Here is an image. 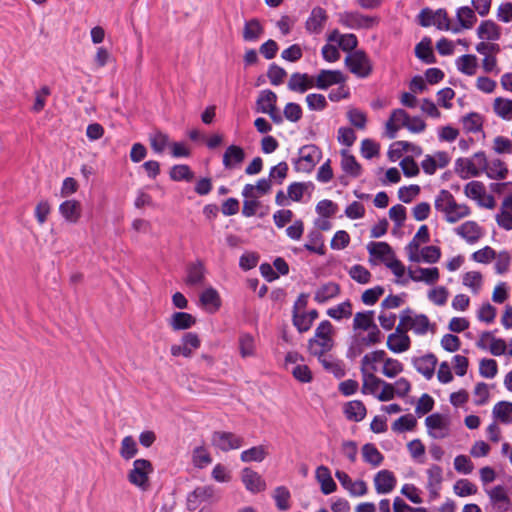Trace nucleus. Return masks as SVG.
Segmentation results:
<instances>
[{
  "mask_svg": "<svg viewBox=\"0 0 512 512\" xmlns=\"http://www.w3.org/2000/svg\"><path fill=\"white\" fill-rule=\"evenodd\" d=\"M411 346L409 335L390 334L387 339V347L394 353H403Z\"/></svg>",
  "mask_w": 512,
  "mask_h": 512,
  "instance_id": "obj_38",
  "label": "nucleus"
},
{
  "mask_svg": "<svg viewBox=\"0 0 512 512\" xmlns=\"http://www.w3.org/2000/svg\"><path fill=\"white\" fill-rule=\"evenodd\" d=\"M212 456L204 445L196 446L192 450L191 462L197 469H203L212 463Z\"/></svg>",
  "mask_w": 512,
  "mask_h": 512,
  "instance_id": "obj_37",
  "label": "nucleus"
},
{
  "mask_svg": "<svg viewBox=\"0 0 512 512\" xmlns=\"http://www.w3.org/2000/svg\"><path fill=\"white\" fill-rule=\"evenodd\" d=\"M267 454L268 452L264 446H253L242 451L240 454V459L244 463L262 462L266 458Z\"/></svg>",
  "mask_w": 512,
  "mask_h": 512,
  "instance_id": "obj_46",
  "label": "nucleus"
},
{
  "mask_svg": "<svg viewBox=\"0 0 512 512\" xmlns=\"http://www.w3.org/2000/svg\"><path fill=\"white\" fill-rule=\"evenodd\" d=\"M59 213L69 223H77L81 217V204L75 199L65 200L59 206Z\"/></svg>",
  "mask_w": 512,
  "mask_h": 512,
  "instance_id": "obj_24",
  "label": "nucleus"
},
{
  "mask_svg": "<svg viewBox=\"0 0 512 512\" xmlns=\"http://www.w3.org/2000/svg\"><path fill=\"white\" fill-rule=\"evenodd\" d=\"M464 194L466 197L475 200L481 207L492 209L495 205L493 196L486 194L485 185L481 181L473 180L467 183L464 187Z\"/></svg>",
  "mask_w": 512,
  "mask_h": 512,
  "instance_id": "obj_8",
  "label": "nucleus"
},
{
  "mask_svg": "<svg viewBox=\"0 0 512 512\" xmlns=\"http://www.w3.org/2000/svg\"><path fill=\"white\" fill-rule=\"evenodd\" d=\"M494 111L502 119L510 120L512 118V100L498 97L494 101Z\"/></svg>",
  "mask_w": 512,
  "mask_h": 512,
  "instance_id": "obj_53",
  "label": "nucleus"
},
{
  "mask_svg": "<svg viewBox=\"0 0 512 512\" xmlns=\"http://www.w3.org/2000/svg\"><path fill=\"white\" fill-rule=\"evenodd\" d=\"M327 315L334 320H341L343 318H349L352 315V305L349 300H346L334 307L327 310Z\"/></svg>",
  "mask_w": 512,
  "mask_h": 512,
  "instance_id": "obj_51",
  "label": "nucleus"
},
{
  "mask_svg": "<svg viewBox=\"0 0 512 512\" xmlns=\"http://www.w3.org/2000/svg\"><path fill=\"white\" fill-rule=\"evenodd\" d=\"M415 56L424 64H435L437 62L436 56L432 47V39L428 36L422 38V40L415 46Z\"/></svg>",
  "mask_w": 512,
  "mask_h": 512,
  "instance_id": "obj_22",
  "label": "nucleus"
},
{
  "mask_svg": "<svg viewBox=\"0 0 512 512\" xmlns=\"http://www.w3.org/2000/svg\"><path fill=\"white\" fill-rule=\"evenodd\" d=\"M408 276L414 282H425L428 285H433L439 279V270L437 267H417L415 270L408 269Z\"/></svg>",
  "mask_w": 512,
  "mask_h": 512,
  "instance_id": "obj_19",
  "label": "nucleus"
},
{
  "mask_svg": "<svg viewBox=\"0 0 512 512\" xmlns=\"http://www.w3.org/2000/svg\"><path fill=\"white\" fill-rule=\"evenodd\" d=\"M456 18L459 23V26H454L453 28H460V30L471 29L477 22L475 10H473L469 6L459 7L456 11Z\"/></svg>",
  "mask_w": 512,
  "mask_h": 512,
  "instance_id": "obj_33",
  "label": "nucleus"
},
{
  "mask_svg": "<svg viewBox=\"0 0 512 512\" xmlns=\"http://www.w3.org/2000/svg\"><path fill=\"white\" fill-rule=\"evenodd\" d=\"M322 151L314 144H307L299 148L298 157L292 159L297 172L310 173L321 160Z\"/></svg>",
  "mask_w": 512,
  "mask_h": 512,
  "instance_id": "obj_4",
  "label": "nucleus"
},
{
  "mask_svg": "<svg viewBox=\"0 0 512 512\" xmlns=\"http://www.w3.org/2000/svg\"><path fill=\"white\" fill-rule=\"evenodd\" d=\"M487 177L494 180H503L507 177L508 168L506 164L499 158L490 162L487 160V168L484 170Z\"/></svg>",
  "mask_w": 512,
  "mask_h": 512,
  "instance_id": "obj_34",
  "label": "nucleus"
},
{
  "mask_svg": "<svg viewBox=\"0 0 512 512\" xmlns=\"http://www.w3.org/2000/svg\"><path fill=\"white\" fill-rule=\"evenodd\" d=\"M362 457L364 462L373 467L380 466L384 460L382 453L372 443H366L362 446Z\"/></svg>",
  "mask_w": 512,
  "mask_h": 512,
  "instance_id": "obj_41",
  "label": "nucleus"
},
{
  "mask_svg": "<svg viewBox=\"0 0 512 512\" xmlns=\"http://www.w3.org/2000/svg\"><path fill=\"white\" fill-rule=\"evenodd\" d=\"M367 410L360 400L349 401L344 406L345 417L354 422L362 421L366 416Z\"/></svg>",
  "mask_w": 512,
  "mask_h": 512,
  "instance_id": "obj_31",
  "label": "nucleus"
},
{
  "mask_svg": "<svg viewBox=\"0 0 512 512\" xmlns=\"http://www.w3.org/2000/svg\"><path fill=\"white\" fill-rule=\"evenodd\" d=\"M435 209L444 214L449 223H456L471 214V209L466 204L456 202L454 196L448 190L439 191L434 202Z\"/></svg>",
  "mask_w": 512,
  "mask_h": 512,
  "instance_id": "obj_1",
  "label": "nucleus"
},
{
  "mask_svg": "<svg viewBox=\"0 0 512 512\" xmlns=\"http://www.w3.org/2000/svg\"><path fill=\"white\" fill-rule=\"evenodd\" d=\"M441 257V250L437 246H425L421 249L420 262L436 263Z\"/></svg>",
  "mask_w": 512,
  "mask_h": 512,
  "instance_id": "obj_64",
  "label": "nucleus"
},
{
  "mask_svg": "<svg viewBox=\"0 0 512 512\" xmlns=\"http://www.w3.org/2000/svg\"><path fill=\"white\" fill-rule=\"evenodd\" d=\"M425 425L428 434L435 439H442L448 435V423L446 417L440 413H433L426 417Z\"/></svg>",
  "mask_w": 512,
  "mask_h": 512,
  "instance_id": "obj_10",
  "label": "nucleus"
},
{
  "mask_svg": "<svg viewBox=\"0 0 512 512\" xmlns=\"http://www.w3.org/2000/svg\"><path fill=\"white\" fill-rule=\"evenodd\" d=\"M457 69L468 76H472L476 72L477 58L472 54H465L456 59Z\"/></svg>",
  "mask_w": 512,
  "mask_h": 512,
  "instance_id": "obj_44",
  "label": "nucleus"
},
{
  "mask_svg": "<svg viewBox=\"0 0 512 512\" xmlns=\"http://www.w3.org/2000/svg\"><path fill=\"white\" fill-rule=\"evenodd\" d=\"M346 81L345 75L340 70H321L316 76L314 87L326 90L332 85H341Z\"/></svg>",
  "mask_w": 512,
  "mask_h": 512,
  "instance_id": "obj_13",
  "label": "nucleus"
},
{
  "mask_svg": "<svg viewBox=\"0 0 512 512\" xmlns=\"http://www.w3.org/2000/svg\"><path fill=\"white\" fill-rule=\"evenodd\" d=\"M487 168V157L485 152L479 151L469 158H458L455 161V172L462 179L478 177Z\"/></svg>",
  "mask_w": 512,
  "mask_h": 512,
  "instance_id": "obj_2",
  "label": "nucleus"
},
{
  "mask_svg": "<svg viewBox=\"0 0 512 512\" xmlns=\"http://www.w3.org/2000/svg\"><path fill=\"white\" fill-rule=\"evenodd\" d=\"M477 36L481 40L497 41L501 37V28L492 20H484L477 28Z\"/></svg>",
  "mask_w": 512,
  "mask_h": 512,
  "instance_id": "obj_26",
  "label": "nucleus"
},
{
  "mask_svg": "<svg viewBox=\"0 0 512 512\" xmlns=\"http://www.w3.org/2000/svg\"><path fill=\"white\" fill-rule=\"evenodd\" d=\"M154 471L152 463L147 459H136L127 479L130 484L145 492L150 487L149 476Z\"/></svg>",
  "mask_w": 512,
  "mask_h": 512,
  "instance_id": "obj_5",
  "label": "nucleus"
},
{
  "mask_svg": "<svg viewBox=\"0 0 512 512\" xmlns=\"http://www.w3.org/2000/svg\"><path fill=\"white\" fill-rule=\"evenodd\" d=\"M340 22L349 29H368L375 23V18L358 12H345L341 15Z\"/></svg>",
  "mask_w": 512,
  "mask_h": 512,
  "instance_id": "obj_11",
  "label": "nucleus"
},
{
  "mask_svg": "<svg viewBox=\"0 0 512 512\" xmlns=\"http://www.w3.org/2000/svg\"><path fill=\"white\" fill-rule=\"evenodd\" d=\"M169 176L173 181L191 182L194 178V173L188 165L176 164L170 169Z\"/></svg>",
  "mask_w": 512,
  "mask_h": 512,
  "instance_id": "obj_48",
  "label": "nucleus"
},
{
  "mask_svg": "<svg viewBox=\"0 0 512 512\" xmlns=\"http://www.w3.org/2000/svg\"><path fill=\"white\" fill-rule=\"evenodd\" d=\"M490 502L499 512L512 511V501L508 497L504 486L497 485L487 491Z\"/></svg>",
  "mask_w": 512,
  "mask_h": 512,
  "instance_id": "obj_16",
  "label": "nucleus"
},
{
  "mask_svg": "<svg viewBox=\"0 0 512 512\" xmlns=\"http://www.w3.org/2000/svg\"><path fill=\"white\" fill-rule=\"evenodd\" d=\"M367 250L372 258L383 262H389L392 257L395 256L391 246L386 242H370L367 246Z\"/></svg>",
  "mask_w": 512,
  "mask_h": 512,
  "instance_id": "obj_23",
  "label": "nucleus"
},
{
  "mask_svg": "<svg viewBox=\"0 0 512 512\" xmlns=\"http://www.w3.org/2000/svg\"><path fill=\"white\" fill-rule=\"evenodd\" d=\"M350 277L359 284H367L371 280V273L360 264L353 265L349 270Z\"/></svg>",
  "mask_w": 512,
  "mask_h": 512,
  "instance_id": "obj_60",
  "label": "nucleus"
},
{
  "mask_svg": "<svg viewBox=\"0 0 512 512\" xmlns=\"http://www.w3.org/2000/svg\"><path fill=\"white\" fill-rule=\"evenodd\" d=\"M212 445L222 452L236 450L243 446L244 438L228 431H214L211 436Z\"/></svg>",
  "mask_w": 512,
  "mask_h": 512,
  "instance_id": "obj_7",
  "label": "nucleus"
},
{
  "mask_svg": "<svg viewBox=\"0 0 512 512\" xmlns=\"http://www.w3.org/2000/svg\"><path fill=\"white\" fill-rule=\"evenodd\" d=\"M493 417L504 424L512 423V402L500 401L492 410Z\"/></svg>",
  "mask_w": 512,
  "mask_h": 512,
  "instance_id": "obj_43",
  "label": "nucleus"
},
{
  "mask_svg": "<svg viewBox=\"0 0 512 512\" xmlns=\"http://www.w3.org/2000/svg\"><path fill=\"white\" fill-rule=\"evenodd\" d=\"M306 103L311 111H323L328 105L326 97L319 93L308 94Z\"/></svg>",
  "mask_w": 512,
  "mask_h": 512,
  "instance_id": "obj_62",
  "label": "nucleus"
},
{
  "mask_svg": "<svg viewBox=\"0 0 512 512\" xmlns=\"http://www.w3.org/2000/svg\"><path fill=\"white\" fill-rule=\"evenodd\" d=\"M341 168L353 178H358L362 172V167L356 158L346 150L341 151Z\"/></svg>",
  "mask_w": 512,
  "mask_h": 512,
  "instance_id": "obj_30",
  "label": "nucleus"
},
{
  "mask_svg": "<svg viewBox=\"0 0 512 512\" xmlns=\"http://www.w3.org/2000/svg\"><path fill=\"white\" fill-rule=\"evenodd\" d=\"M417 424L416 418L412 414L400 416L392 425V430L395 432L411 431Z\"/></svg>",
  "mask_w": 512,
  "mask_h": 512,
  "instance_id": "obj_57",
  "label": "nucleus"
},
{
  "mask_svg": "<svg viewBox=\"0 0 512 512\" xmlns=\"http://www.w3.org/2000/svg\"><path fill=\"white\" fill-rule=\"evenodd\" d=\"M277 103V95L270 89L262 90L256 100V111L261 113V108L270 109Z\"/></svg>",
  "mask_w": 512,
  "mask_h": 512,
  "instance_id": "obj_52",
  "label": "nucleus"
},
{
  "mask_svg": "<svg viewBox=\"0 0 512 512\" xmlns=\"http://www.w3.org/2000/svg\"><path fill=\"white\" fill-rule=\"evenodd\" d=\"M318 360L323 368L329 373H332L336 378H342L346 375V370L341 360L326 355L318 358Z\"/></svg>",
  "mask_w": 512,
  "mask_h": 512,
  "instance_id": "obj_40",
  "label": "nucleus"
},
{
  "mask_svg": "<svg viewBox=\"0 0 512 512\" xmlns=\"http://www.w3.org/2000/svg\"><path fill=\"white\" fill-rule=\"evenodd\" d=\"M479 373L484 378H494L498 373V364L496 360L483 358L479 364Z\"/></svg>",
  "mask_w": 512,
  "mask_h": 512,
  "instance_id": "obj_58",
  "label": "nucleus"
},
{
  "mask_svg": "<svg viewBox=\"0 0 512 512\" xmlns=\"http://www.w3.org/2000/svg\"><path fill=\"white\" fill-rule=\"evenodd\" d=\"M373 316L374 311L372 310L357 312L353 320V328L355 330H369L371 327H373V325H375Z\"/></svg>",
  "mask_w": 512,
  "mask_h": 512,
  "instance_id": "obj_49",
  "label": "nucleus"
},
{
  "mask_svg": "<svg viewBox=\"0 0 512 512\" xmlns=\"http://www.w3.org/2000/svg\"><path fill=\"white\" fill-rule=\"evenodd\" d=\"M454 492L459 497H466L477 492V487L468 479H460L454 484Z\"/></svg>",
  "mask_w": 512,
  "mask_h": 512,
  "instance_id": "obj_63",
  "label": "nucleus"
},
{
  "mask_svg": "<svg viewBox=\"0 0 512 512\" xmlns=\"http://www.w3.org/2000/svg\"><path fill=\"white\" fill-rule=\"evenodd\" d=\"M327 18L326 10L320 6H316L311 10L310 15L305 22V29L310 34H319L321 33Z\"/></svg>",
  "mask_w": 512,
  "mask_h": 512,
  "instance_id": "obj_17",
  "label": "nucleus"
},
{
  "mask_svg": "<svg viewBox=\"0 0 512 512\" xmlns=\"http://www.w3.org/2000/svg\"><path fill=\"white\" fill-rule=\"evenodd\" d=\"M397 483L393 472L389 470H380L374 477V486L377 494H389L395 488Z\"/></svg>",
  "mask_w": 512,
  "mask_h": 512,
  "instance_id": "obj_18",
  "label": "nucleus"
},
{
  "mask_svg": "<svg viewBox=\"0 0 512 512\" xmlns=\"http://www.w3.org/2000/svg\"><path fill=\"white\" fill-rule=\"evenodd\" d=\"M239 350L242 357H250L255 353V339L249 333H243L239 337Z\"/></svg>",
  "mask_w": 512,
  "mask_h": 512,
  "instance_id": "obj_54",
  "label": "nucleus"
},
{
  "mask_svg": "<svg viewBox=\"0 0 512 512\" xmlns=\"http://www.w3.org/2000/svg\"><path fill=\"white\" fill-rule=\"evenodd\" d=\"M457 235L469 244L476 243L482 236V229L475 221H466L455 229Z\"/></svg>",
  "mask_w": 512,
  "mask_h": 512,
  "instance_id": "obj_20",
  "label": "nucleus"
},
{
  "mask_svg": "<svg viewBox=\"0 0 512 512\" xmlns=\"http://www.w3.org/2000/svg\"><path fill=\"white\" fill-rule=\"evenodd\" d=\"M386 352L384 350H375L371 353L365 354L361 361V368L366 371L374 372L377 370L376 363L385 359Z\"/></svg>",
  "mask_w": 512,
  "mask_h": 512,
  "instance_id": "obj_50",
  "label": "nucleus"
},
{
  "mask_svg": "<svg viewBox=\"0 0 512 512\" xmlns=\"http://www.w3.org/2000/svg\"><path fill=\"white\" fill-rule=\"evenodd\" d=\"M205 280V267L202 262L191 263L187 267V276L185 282L189 286L203 285Z\"/></svg>",
  "mask_w": 512,
  "mask_h": 512,
  "instance_id": "obj_29",
  "label": "nucleus"
},
{
  "mask_svg": "<svg viewBox=\"0 0 512 512\" xmlns=\"http://www.w3.org/2000/svg\"><path fill=\"white\" fill-rule=\"evenodd\" d=\"M434 325L430 323L429 318L425 314H416L409 324L410 330L416 335H425Z\"/></svg>",
  "mask_w": 512,
  "mask_h": 512,
  "instance_id": "obj_45",
  "label": "nucleus"
},
{
  "mask_svg": "<svg viewBox=\"0 0 512 512\" xmlns=\"http://www.w3.org/2000/svg\"><path fill=\"white\" fill-rule=\"evenodd\" d=\"M411 362L418 373L430 380L434 376L438 360L433 353H427L420 357H413Z\"/></svg>",
  "mask_w": 512,
  "mask_h": 512,
  "instance_id": "obj_15",
  "label": "nucleus"
},
{
  "mask_svg": "<svg viewBox=\"0 0 512 512\" xmlns=\"http://www.w3.org/2000/svg\"><path fill=\"white\" fill-rule=\"evenodd\" d=\"M404 370L403 364L393 358H387L384 362L382 373L388 378H394Z\"/></svg>",
  "mask_w": 512,
  "mask_h": 512,
  "instance_id": "obj_61",
  "label": "nucleus"
},
{
  "mask_svg": "<svg viewBox=\"0 0 512 512\" xmlns=\"http://www.w3.org/2000/svg\"><path fill=\"white\" fill-rule=\"evenodd\" d=\"M462 124L467 132L477 133L482 129V117L476 112H471L462 118Z\"/></svg>",
  "mask_w": 512,
  "mask_h": 512,
  "instance_id": "obj_55",
  "label": "nucleus"
},
{
  "mask_svg": "<svg viewBox=\"0 0 512 512\" xmlns=\"http://www.w3.org/2000/svg\"><path fill=\"white\" fill-rule=\"evenodd\" d=\"M335 477L341 486L349 492L352 497L364 496L367 493V484L363 480L353 481L351 477L344 471L337 470Z\"/></svg>",
  "mask_w": 512,
  "mask_h": 512,
  "instance_id": "obj_12",
  "label": "nucleus"
},
{
  "mask_svg": "<svg viewBox=\"0 0 512 512\" xmlns=\"http://www.w3.org/2000/svg\"><path fill=\"white\" fill-rule=\"evenodd\" d=\"M263 32V28L258 19H251L245 22L243 29V39L248 42L256 41Z\"/></svg>",
  "mask_w": 512,
  "mask_h": 512,
  "instance_id": "obj_47",
  "label": "nucleus"
},
{
  "mask_svg": "<svg viewBox=\"0 0 512 512\" xmlns=\"http://www.w3.org/2000/svg\"><path fill=\"white\" fill-rule=\"evenodd\" d=\"M168 323L175 331L187 330L195 325L196 318L187 312H174Z\"/></svg>",
  "mask_w": 512,
  "mask_h": 512,
  "instance_id": "obj_28",
  "label": "nucleus"
},
{
  "mask_svg": "<svg viewBox=\"0 0 512 512\" xmlns=\"http://www.w3.org/2000/svg\"><path fill=\"white\" fill-rule=\"evenodd\" d=\"M241 480L247 491L257 494L266 489V482L262 476L251 468H244L241 472Z\"/></svg>",
  "mask_w": 512,
  "mask_h": 512,
  "instance_id": "obj_14",
  "label": "nucleus"
},
{
  "mask_svg": "<svg viewBox=\"0 0 512 512\" xmlns=\"http://www.w3.org/2000/svg\"><path fill=\"white\" fill-rule=\"evenodd\" d=\"M287 87L290 91L305 93L308 89L314 87V80L307 73L295 72L291 74Z\"/></svg>",
  "mask_w": 512,
  "mask_h": 512,
  "instance_id": "obj_21",
  "label": "nucleus"
},
{
  "mask_svg": "<svg viewBox=\"0 0 512 512\" xmlns=\"http://www.w3.org/2000/svg\"><path fill=\"white\" fill-rule=\"evenodd\" d=\"M215 488L212 485L198 486L189 492L186 497V509L195 511L203 502H207L214 497Z\"/></svg>",
  "mask_w": 512,
  "mask_h": 512,
  "instance_id": "obj_9",
  "label": "nucleus"
},
{
  "mask_svg": "<svg viewBox=\"0 0 512 512\" xmlns=\"http://www.w3.org/2000/svg\"><path fill=\"white\" fill-rule=\"evenodd\" d=\"M345 65L353 75L361 79L367 78L373 71L372 62L364 50L348 53Z\"/></svg>",
  "mask_w": 512,
  "mask_h": 512,
  "instance_id": "obj_6",
  "label": "nucleus"
},
{
  "mask_svg": "<svg viewBox=\"0 0 512 512\" xmlns=\"http://www.w3.org/2000/svg\"><path fill=\"white\" fill-rule=\"evenodd\" d=\"M340 292V287L335 282H328L323 284L321 287H319L314 295V300L319 303L323 304L327 302L328 300L336 297Z\"/></svg>",
  "mask_w": 512,
  "mask_h": 512,
  "instance_id": "obj_36",
  "label": "nucleus"
},
{
  "mask_svg": "<svg viewBox=\"0 0 512 512\" xmlns=\"http://www.w3.org/2000/svg\"><path fill=\"white\" fill-rule=\"evenodd\" d=\"M333 347L332 338H312L309 340V350L317 358L325 356Z\"/></svg>",
  "mask_w": 512,
  "mask_h": 512,
  "instance_id": "obj_39",
  "label": "nucleus"
},
{
  "mask_svg": "<svg viewBox=\"0 0 512 512\" xmlns=\"http://www.w3.org/2000/svg\"><path fill=\"white\" fill-rule=\"evenodd\" d=\"M138 453L137 443L132 436H125L122 439L120 455L125 460L132 459Z\"/></svg>",
  "mask_w": 512,
  "mask_h": 512,
  "instance_id": "obj_56",
  "label": "nucleus"
},
{
  "mask_svg": "<svg viewBox=\"0 0 512 512\" xmlns=\"http://www.w3.org/2000/svg\"><path fill=\"white\" fill-rule=\"evenodd\" d=\"M315 477L321 485V492L324 495H329L336 491L337 485L331 476V472L328 467L321 465L317 467Z\"/></svg>",
  "mask_w": 512,
  "mask_h": 512,
  "instance_id": "obj_27",
  "label": "nucleus"
},
{
  "mask_svg": "<svg viewBox=\"0 0 512 512\" xmlns=\"http://www.w3.org/2000/svg\"><path fill=\"white\" fill-rule=\"evenodd\" d=\"M308 242L304 244V248L311 253L324 255L325 245L324 237L318 229H313L307 234Z\"/></svg>",
  "mask_w": 512,
  "mask_h": 512,
  "instance_id": "obj_32",
  "label": "nucleus"
},
{
  "mask_svg": "<svg viewBox=\"0 0 512 512\" xmlns=\"http://www.w3.org/2000/svg\"><path fill=\"white\" fill-rule=\"evenodd\" d=\"M245 159L243 148L237 145H230L223 154V166L225 169H233L240 165Z\"/></svg>",
  "mask_w": 512,
  "mask_h": 512,
  "instance_id": "obj_25",
  "label": "nucleus"
},
{
  "mask_svg": "<svg viewBox=\"0 0 512 512\" xmlns=\"http://www.w3.org/2000/svg\"><path fill=\"white\" fill-rule=\"evenodd\" d=\"M360 370L363 378L362 393L376 396L380 385H382L384 381L375 376L373 372L366 371L365 368H361Z\"/></svg>",
  "mask_w": 512,
  "mask_h": 512,
  "instance_id": "obj_35",
  "label": "nucleus"
},
{
  "mask_svg": "<svg viewBox=\"0 0 512 512\" xmlns=\"http://www.w3.org/2000/svg\"><path fill=\"white\" fill-rule=\"evenodd\" d=\"M417 19L422 27L435 26L440 31H451L455 34L460 32V28H451L450 19L444 8L437 10H432L428 7L423 8L418 14Z\"/></svg>",
  "mask_w": 512,
  "mask_h": 512,
  "instance_id": "obj_3",
  "label": "nucleus"
},
{
  "mask_svg": "<svg viewBox=\"0 0 512 512\" xmlns=\"http://www.w3.org/2000/svg\"><path fill=\"white\" fill-rule=\"evenodd\" d=\"M286 76L287 72L284 68L278 66L275 63L269 65L267 70V77L273 86L281 85Z\"/></svg>",
  "mask_w": 512,
  "mask_h": 512,
  "instance_id": "obj_59",
  "label": "nucleus"
},
{
  "mask_svg": "<svg viewBox=\"0 0 512 512\" xmlns=\"http://www.w3.org/2000/svg\"><path fill=\"white\" fill-rule=\"evenodd\" d=\"M272 497L279 511H288L291 508V493L286 486H277Z\"/></svg>",
  "mask_w": 512,
  "mask_h": 512,
  "instance_id": "obj_42",
  "label": "nucleus"
}]
</instances>
